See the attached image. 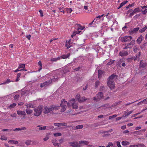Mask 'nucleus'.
<instances>
[{"label":"nucleus","mask_w":147,"mask_h":147,"mask_svg":"<svg viewBox=\"0 0 147 147\" xmlns=\"http://www.w3.org/2000/svg\"><path fill=\"white\" fill-rule=\"evenodd\" d=\"M42 106L40 105L34 109V115L37 116H39L42 113Z\"/></svg>","instance_id":"nucleus-2"},{"label":"nucleus","mask_w":147,"mask_h":147,"mask_svg":"<svg viewBox=\"0 0 147 147\" xmlns=\"http://www.w3.org/2000/svg\"><path fill=\"white\" fill-rule=\"evenodd\" d=\"M38 65L40 66V68L38 70V71H40L42 69V64L41 61H39L38 63Z\"/></svg>","instance_id":"nucleus-31"},{"label":"nucleus","mask_w":147,"mask_h":147,"mask_svg":"<svg viewBox=\"0 0 147 147\" xmlns=\"http://www.w3.org/2000/svg\"><path fill=\"white\" fill-rule=\"evenodd\" d=\"M52 80H49L46 81L45 82H44L43 83L41 84L40 85V86L41 88L47 86L49 85L51 83Z\"/></svg>","instance_id":"nucleus-8"},{"label":"nucleus","mask_w":147,"mask_h":147,"mask_svg":"<svg viewBox=\"0 0 147 147\" xmlns=\"http://www.w3.org/2000/svg\"><path fill=\"white\" fill-rule=\"evenodd\" d=\"M103 96V93L102 92H99L96 96L93 98V100L96 101L100 100Z\"/></svg>","instance_id":"nucleus-4"},{"label":"nucleus","mask_w":147,"mask_h":147,"mask_svg":"<svg viewBox=\"0 0 147 147\" xmlns=\"http://www.w3.org/2000/svg\"><path fill=\"white\" fill-rule=\"evenodd\" d=\"M59 106L61 107L62 108L61 109V112H64L66 110L65 108V105H62L60 104V106Z\"/></svg>","instance_id":"nucleus-21"},{"label":"nucleus","mask_w":147,"mask_h":147,"mask_svg":"<svg viewBox=\"0 0 147 147\" xmlns=\"http://www.w3.org/2000/svg\"><path fill=\"white\" fill-rule=\"evenodd\" d=\"M70 55V54L69 53L67 55H62L60 57V58H62L63 59H65L68 58Z\"/></svg>","instance_id":"nucleus-20"},{"label":"nucleus","mask_w":147,"mask_h":147,"mask_svg":"<svg viewBox=\"0 0 147 147\" xmlns=\"http://www.w3.org/2000/svg\"><path fill=\"white\" fill-rule=\"evenodd\" d=\"M130 48H131V46L129 45V43L125 44V47L123 48V49H126Z\"/></svg>","instance_id":"nucleus-30"},{"label":"nucleus","mask_w":147,"mask_h":147,"mask_svg":"<svg viewBox=\"0 0 147 147\" xmlns=\"http://www.w3.org/2000/svg\"><path fill=\"white\" fill-rule=\"evenodd\" d=\"M117 76L115 74H113L110 76L108 78L107 81H114L113 80L114 78Z\"/></svg>","instance_id":"nucleus-11"},{"label":"nucleus","mask_w":147,"mask_h":147,"mask_svg":"<svg viewBox=\"0 0 147 147\" xmlns=\"http://www.w3.org/2000/svg\"><path fill=\"white\" fill-rule=\"evenodd\" d=\"M31 141L30 140H28L26 141L25 143L27 145H29L31 144Z\"/></svg>","instance_id":"nucleus-45"},{"label":"nucleus","mask_w":147,"mask_h":147,"mask_svg":"<svg viewBox=\"0 0 147 147\" xmlns=\"http://www.w3.org/2000/svg\"><path fill=\"white\" fill-rule=\"evenodd\" d=\"M26 113L28 114H30L32 113V111L30 109H27L26 110Z\"/></svg>","instance_id":"nucleus-26"},{"label":"nucleus","mask_w":147,"mask_h":147,"mask_svg":"<svg viewBox=\"0 0 147 147\" xmlns=\"http://www.w3.org/2000/svg\"><path fill=\"white\" fill-rule=\"evenodd\" d=\"M128 2V1H124L122 3H121L120 4V7H123L125 4H126L127 2Z\"/></svg>","instance_id":"nucleus-35"},{"label":"nucleus","mask_w":147,"mask_h":147,"mask_svg":"<svg viewBox=\"0 0 147 147\" xmlns=\"http://www.w3.org/2000/svg\"><path fill=\"white\" fill-rule=\"evenodd\" d=\"M16 104L15 103H14L10 105L9 106V108L10 109H11V108H12L15 107V106H16Z\"/></svg>","instance_id":"nucleus-34"},{"label":"nucleus","mask_w":147,"mask_h":147,"mask_svg":"<svg viewBox=\"0 0 147 147\" xmlns=\"http://www.w3.org/2000/svg\"><path fill=\"white\" fill-rule=\"evenodd\" d=\"M130 143L129 142L125 141L122 142L121 144L125 146L129 144Z\"/></svg>","instance_id":"nucleus-23"},{"label":"nucleus","mask_w":147,"mask_h":147,"mask_svg":"<svg viewBox=\"0 0 147 147\" xmlns=\"http://www.w3.org/2000/svg\"><path fill=\"white\" fill-rule=\"evenodd\" d=\"M26 127H22L21 128H16V129H12V130L14 131H21L22 130H26Z\"/></svg>","instance_id":"nucleus-18"},{"label":"nucleus","mask_w":147,"mask_h":147,"mask_svg":"<svg viewBox=\"0 0 147 147\" xmlns=\"http://www.w3.org/2000/svg\"><path fill=\"white\" fill-rule=\"evenodd\" d=\"M46 129V126H43L41 127H40L39 128V129L40 130H45Z\"/></svg>","instance_id":"nucleus-59"},{"label":"nucleus","mask_w":147,"mask_h":147,"mask_svg":"<svg viewBox=\"0 0 147 147\" xmlns=\"http://www.w3.org/2000/svg\"><path fill=\"white\" fill-rule=\"evenodd\" d=\"M138 49L136 46H134V52L136 53L137 52Z\"/></svg>","instance_id":"nucleus-57"},{"label":"nucleus","mask_w":147,"mask_h":147,"mask_svg":"<svg viewBox=\"0 0 147 147\" xmlns=\"http://www.w3.org/2000/svg\"><path fill=\"white\" fill-rule=\"evenodd\" d=\"M54 136H61V134L60 133H57L54 134Z\"/></svg>","instance_id":"nucleus-42"},{"label":"nucleus","mask_w":147,"mask_h":147,"mask_svg":"<svg viewBox=\"0 0 147 147\" xmlns=\"http://www.w3.org/2000/svg\"><path fill=\"white\" fill-rule=\"evenodd\" d=\"M21 74L20 73H18L17 76V78L16 80V82H17L19 80V78L20 77V76Z\"/></svg>","instance_id":"nucleus-40"},{"label":"nucleus","mask_w":147,"mask_h":147,"mask_svg":"<svg viewBox=\"0 0 147 147\" xmlns=\"http://www.w3.org/2000/svg\"><path fill=\"white\" fill-rule=\"evenodd\" d=\"M76 99H77L78 100H79L80 98V95L79 94H77L76 97H75Z\"/></svg>","instance_id":"nucleus-61"},{"label":"nucleus","mask_w":147,"mask_h":147,"mask_svg":"<svg viewBox=\"0 0 147 147\" xmlns=\"http://www.w3.org/2000/svg\"><path fill=\"white\" fill-rule=\"evenodd\" d=\"M134 10L136 13L142 11V10L140 9L139 7L136 8L134 9Z\"/></svg>","instance_id":"nucleus-39"},{"label":"nucleus","mask_w":147,"mask_h":147,"mask_svg":"<svg viewBox=\"0 0 147 147\" xmlns=\"http://www.w3.org/2000/svg\"><path fill=\"white\" fill-rule=\"evenodd\" d=\"M8 142L11 144H17L18 143V142L17 141H15L10 140Z\"/></svg>","instance_id":"nucleus-24"},{"label":"nucleus","mask_w":147,"mask_h":147,"mask_svg":"<svg viewBox=\"0 0 147 147\" xmlns=\"http://www.w3.org/2000/svg\"><path fill=\"white\" fill-rule=\"evenodd\" d=\"M132 39V37L130 36H125L121 37L120 40L122 42H129Z\"/></svg>","instance_id":"nucleus-5"},{"label":"nucleus","mask_w":147,"mask_h":147,"mask_svg":"<svg viewBox=\"0 0 147 147\" xmlns=\"http://www.w3.org/2000/svg\"><path fill=\"white\" fill-rule=\"evenodd\" d=\"M77 25L78 26H79V27L78 28V29H77L78 31H79V30L80 29L81 30H83L85 28V27H84V26L82 27L80 25V24H77Z\"/></svg>","instance_id":"nucleus-29"},{"label":"nucleus","mask_w":147,"mask_h":147,"mask_svg":"<svg viewBox=\"0 0 147 147\" xmlns=\"http://www.w3.org/2000/svg\"><path fill=\"white\" fill-rule=\"evenodd\" d=\"M110 61L108 62L107 64V65H110L113 64L115 61L114 60H112L111 59L110 60Z\"/></svg>","instance_id":"nucleus-27"},{"label":"nucleus","mask_w":147,"mask_h":147,"mask_svg":"<svg viewBox=\"0 0 147 147\" xmlns=\"http://www.w3.org/2000/svg\"><path fill=\"white\" fill-rule=\"evenodd\" d=\"M67 102V101L65 100V99H63L61 100V105H65L66 104V103H66Z\"/></svg>","instance_id":"nucleus-43"},{"label":"nucleus","mask_w":147,"mask_h":147,"mask_svg":"<svg viewBox=\"0 0 147 147\" xmlns=\"http://www.w3.org/2000/svg\"><path fill=\"white\" fill-rule=\"evenodd\" d=\"M142 11V14L144 15L147 12V9H145L144 11H142H142Z\"/></svg>","instance_id":"nucleus-56"},{"label":"nucleus","mask_w":147,"mask_h":147,"mask_svg":"<svg viewBox=\"0 0 147 147\" xmlns=\"http://www.w3.org/2000/svg\"><path fill=\"white\" fill-rule=\"evenodd\" d=\"M136 13V12L134 10L133 11H132V12L129 15V17L131 18L132 16L135 14Z\"/></svg>","instance_id":"nucleus-38"},{"label":"nucleus","mask_w":147,"mask_h":147,"mask_svg":"<svg viewBox=\"0 0 147 147\" xmlns=\"http://www.w3.org/2000/svg\"><path fill=\"white\" fill-rule=\"evenodd\" d=\"M19 68L18 67V68L16 70H15V71H14V72H17L18 71H21V70H25V71H26V70H25V69H19Z\"/></svg>","instance_id":"nucleus-58"},{"label":"nucleus","mask_w":147,"mask_h":147,"mask_svg":"<svg viewBox=\"0 0 147 147\" xmlns=\"http://www.w3.org/2000/svg\"><path fill=\"white\" fill-rule=\"evenodd\" d=\"M79 144H80L88 145L89 144V142L85 140H81L79 141Z\"/></svg>","instance_id":"nucleus-19"},{"label":"nucleus","mask_w":147,"mask_h":147,"mask_svg":"<svg viewBox=\"0 0 147 147\" xmlns=\"http://www.w3.org/2000/svg\"><path fill=\"white\" fill-rule=\"evenodd\" d=\"M147 29V26H146L145 27L143 28L142 29L139 30V32L142 33L144 32Z\"/></svg>","instance_id":"nucleus-22"},{"label":"nucleus","mask_w":147,"mask_h":147,"mask_svg":"<svg viewBox=\"0 0 147 147\" xmlns=\"http://www.w3.org/2000/svg\"><path fill=\"white\" fill-rule=\"evenodd\" d=\"M141 14H136L134 17L135 18H138L140 15Z\"/></svg>","instance_id":"nucleus-64"},{"label":"nucleus","mask_w":147,"mask_h":147,"mask_svg":"<svg viewBox=\"0 0 147 147\" xmlns=\"http://www.w3.org/2000/svg\"><path fill=\"white\" fill-rule=\"evenodd\" d=\"M17 114L20 115H24V117H25L26 115V113L25 111H22L18 110L17 112Z\"/></svg>","instance_id":"nucleus-12"},{"label":"nucleus","mask_w":147,"mask_h":147,"mask_svg":"<svg viewBox=\"0 0 147 147\" xmlns=\"http://www.w3.org/2000/svg\"><path fill=\"white\" fill-rule=\"evenodd\" d=\"M11 82V81H10V79H8L5 82L2 83V84H6L7 83L10 82Z\"/></svg>","instance_id":"nucleus-50"},{"label":"nucleus","mask_w":147,"mask_h":147,"mask_svg":"<svg viewBox=\"0 0 147 147\" xmlns=\"http://www.w3.org/2000/svg\"><path fill=\"white\" fill-rule=\"evenodd\" d=\"M144 37L142 35H141L136 40V42L139 44H140L142 41Z\"/></svg>","instance_id":"nucleus-16"},{"label":"nucleus","mask_w":147,"mask_h":147,"mask_svg":"<svg viewBox=\"0 0 147 147\" xmlns=\"http://www.w3.org/2000/svg\"><path fill=\"white\" fill-rule=\"evenodd\" d=\"M60 57H58L56 58H53L51 59V61H55L60 59Z\"/></svg>","instance_id":"nucleus-28"},{"label":"nucleus","mask_w":147,"mask_h":147,"mask_svg":"<svg viewBox=\"0 0 147 147\" xmlns=\"http://www.w3.org/2000/svg\"><path fill=\"white\" fill-rule=\"evenodd\" d=\"M0 139L2 140H7V138L4 136H2L0 138Z\"/></svg>","instance_id":"nucleus-41"},{"label":"nucleus","mask_w":147,"mask_h":147,"mask_svg":"<svg viewBox=\"0 0 147 147\" xmlns=\"http://www.w3.org/2000/svg\"><path fill=\"white\" fill-rule=\"evenodd\" d=\"M71 41V39H70L69 40V41L68 42V43H66L65 44V46L66 47H67V48H69L71 47V46L69 45H70V42Z\"/></svg>","instance_id":"nucleus-37"},{"label":"nucleus","mask_w":147,"mask_h":147,"mask_svg":"<svg viewBox=\"0 0 147 147\" xmlns=\"http://www.w3.org/2000/svg\"><path fill=\"white\" fill-rule=\"evenodd\" d=\"M19 97V94L15 95L14 96V98L15 100H18Z\"/></svg>","instance_id":"nucleus-48"},{"label":"nucleus","mask_w":147,"mask_h":147,"mask_svg":"<svg viewBox=\"0 0 147 147\" xmlns=\"http://www.w3.org/2000/svg\"><path fill=\"white\" fill-rule=\"evenodd\" d=\"M75 100L74 98H72L67 103L68 107L72 106L73 109H77L78 107L76 103H75Z\"/></svg>","instance_id":"nucleus-3"},{"label":"nucleus","mask_w":147,"mask_h":147,"mask_svg":"<svg viewBox=\"0 0 147 147\" xmlns=\"http://www.w3.org/2000/svg\"><path fill=\"white\" fill-rule=\"evenodd\" d=\"M85 98L84 97H80V99L79 100L78 102H83L84 101L86 100V99H85Z\"/></svg>","instance_id":"nucleus-32"},{"label":"nucleus","mask_w":147,"mask_h":147,"mask_svg":"<svg viewBox=\"0 0 147 147\" xmlns=\"http://www.w3.org/2000/svg\"><path fill=\"white\" fill-rule=\"evenodd\" d=\"M25 106L28 108H33L35 106L32 104L30 103H26L25 104Z\"/></svg>","instance_id":"nucleus-17"},{"label":"nucleus","mask_w":147,"mask_h":147,"mask_svg":"<svg viewBox=\"0 0 147 147\" xmlns=\"http://www.w3.org/2000/svg\"><path fill=\"white\" fill-rule=\"evenodd\" d=\"M105 88V87L104 86H101L100 87V91H103Z\"/></svg>","instance_id":"nucleus-54"},{"label":"nucleus","mask_w":147,"mask_h":147,"mask_svg":"<svg viewBox=\"0 0 147 147\" xmlns=\"http://www.w3.org/2000/svg\"><path fill=\"white\" fill-rule=\"evenodd\" d=\"M100 125L99 123H94L93 124L92 126L95 127H97Z\"/></svg>","instance_id":"nucleus-36"},{"label":"nucleus","mask_w":147,"mask_h":147,"mask_svg":"<svg viewBox=\"0 0 147 147\" xmlns=\"http://www.w3.org/2000/svg\"><path fill=\"white\" fill-rule=\"evenodd\" d=\"M104 71L99 69L98 71V77L99 79H100L102 77V74H103Z\"/></svg>","instance_id":"nucleus-15"},{"label":"nucleus","mask_w":147,"mask_h":147,"mask_svg":"<svg viewBox=\"0 0 147 147\" xmlns=\"http://www.w3.org/2000/svg\"><path fill=\"white\" fill-rule=\"evenodd\" d=\"M107 86L111 89H113L115 88V84L114 81H107Z\"/></svg>","instance_id":"nucleus-6"},{"label":"nucleus","mask_w":147,"mask_h":147,"mask_svg":"<svg viewBox=\"0 0 147 147\" xmlns=\"http://www.w3.org/2000/svg\"><path fill=\"white\" fill-rule=\"evenodd\" d=\"M83 127V125H77L75 127V128L73 129H82Z\"/></svg>","instance_id":"nucleus-25"},{"label":"nucleus","mask_w":147,"mask_h":147,"mask_svg":"<svg viewBox=\"0 0 147 147\" xmlns=\"http://www.w3.org/2000/svg\"><path fill=\"white\" fill-rule=\"evenodd\" d=\"M59 9L60 11L63 12V13H64L65 11L63 9V8H59Z\"/></svg>","instance_id":"nucleus-55"},{"label":"nucleus","mask_w":147,"mask_h":147,"mask_svg":"<svg viewBox=\"0 0 147 147\" xmlns=\"http://www.w3.org/2000/svg\"><path fill=\"white\" fill-rule=\"evenodd\" d=\"M117 116V115H114L112 116H110L109 117V119H112L114 118Z\"/></svg>","instance_id":"nucleus-47"},{"label":"nucleus","mask_w":147,"mask_h":147,"mask_svg":"<svg viewBox=\"0 0 147 147\" xmlns=\"http://www.w3.org/2000/svg\"><path fill=\"white\" fill-rule=\"evenodd\" d=\"M135 40H132L131 42L130 43H129V45L131 46V45H132L133 46L135 44Z\"/></svg>","instance_id":"nucleus-46"},{"label":"nucleus","mask_w":147,"mask_h":147,"mask_svg":"<svg viewBox=\"0 0 147 147\" xmlns=\"http://www.w3.org/2000/svg\"><path fill=\"white\" fill-rule=\"evenodd\" d=\"M133 10L132 9H129L128 10L127 12L126 13L128 14L131 13L132 11Z\"/></svg>","instance_id":"nucleus-62"},{"label":"nucleus","mask_w":147,"mask_h":147,"mask_svg":"<svg viewBox=\"0 0 147 147\" xmlns=\"http://www.w3.org/2000/svg\"><path fill=\"white\" fill-rule=\"evenodd\" d=\"M12 130V129H3V130H2V131H9V132H10Z\"/></svg>","instance_id":"nucleus-51"},{"label":"nucleus","mask_w":147,"mask_h":147,"mask_svg":"<svg viewBox=\"0 0 147 147\" xmlns=\"http://www.w3.org/2000/svg\"><path fill=\"white\" fill-rule=\"evenodd\" d=\"M59 107L60 106L54 105L45 106L44 107L43 113L45 114H47L49 113L52 114H55V113H54V111L58 110Z\"/></svg>","instance_id":"nucleus-1"},{"label":"nucleus","mask_w":147,"mask_h":147,"mask_svg":"<svg viewBox=\"0 0 147 147\" xmlns=\"http://www.w3.org/2000/svg\"><path fill=\"white\" fill-rule=\"evenodd\" d=\"M100 84V82L98 80L97 81L95 82L96 88H97L98 87V85H99Z\"/></svg>","instance_id":"nucleus-44"},{"label":"nucleus","mask_w":147,"mask_h":147,"mask_svg":"<svg viewBox=\"0 0 147 147\" xmlns=\"http://www.w3.org/2000/svg\"><path fill=\"white\" fill-rule=\"evenodd\" d=\"M140 28L139 27H137L133 29V30H130L129 31V32L130 34H133L134 33H136L139 30Z\"/></svg>","instance_id":"nucleus-10"},{"label":"nucleus","mask_w":147,"mask_h":147,"mask_svg":"<svg viewBox=\"0 0 147 147\" xmlns=\"http://www.w3.org/2000/svg\"><path fill=\"white\" fill-rule=\"evenodd\" d=\"M116 144L118 147H121V145H120V142H119L117 141L116 142Z\"/></svg>","instance_id":"nucleus-63"},{"label":"nucleus","mask_w":147,"mask_h":147,"mask_svg":"<svg viewBox=\"0 0 147 147\" xmlns=\"http://www.w3.org/2000/svg\"><path fill=\"white\" fill-rule=\"evenodd\" d=\"M52 143L53 144V145L55 146H59V143H57V141L55 139H53L52 140Z\"/></svg>","instance_id":"nucleus-13"},{"label":"nucleus","mask_w":147,"mask_h":147,"mask_svg":"<svg viewBox=\"0 0 147 147\" xmlns=\"http://www.w3.org/2000/svg\"><path fill=\"white\" fill-rule=\"evenodd\" d=\"M65 9L66 11H67V13H71V11H72V10L71 8H66Z\"/></svg>","instance_id":"nucleus-33"},{"label":"nucleus","mask_w":147,"mask_h":147,"mask_svg":"<svg viewBox=\"0 0 147 147\" xmlns=\"http://www.w3.org/2000/svg\"><path fill=\"white\" fill-rule=\"evenodd\" d=\"M81 31H78V32H74L73 33V35H74V36H75L76 34H79L80 33V32Z\"/></svg>","instance_id":"nucleus-60"},{"label":"nucleus","mask_w":147,"mask_h":147,"mask_svg":"<svg viewBox=\"0 0 147 147\" xmlns=\"http://www.w3.org/2000/svg\"><path fill=\"white\" fill-rule=\"evenodd\" d=\"M69 144L71 146L74 147H80L81 146L77 142H69Z\"/></svg>","instance_id":"nucleus-7"},{"label":"nucleus","mask_w":147,"mask_h":147,"mask_svg":"<svg viewBox=\"0 0 147 147\" xmlns=\"http://www.w3.org/2000/svg\"><path fill=\"white\" fill-rule=\"evenodd\" d=\"M137 145L138 147H146L143 144H138Z\"/></svg>","instance_id":"nucleus-49"},{"label":"nucleus","mask_w":147,"mask_h":147,"mask_svg":"<svg viewBox=\"0 0 147 147\" xmlns=\"http://www.w3.org/2000/svg\"><path fill=\"white\" fill-rule=\"evenodd\" d=\"M134 5V3H132L131 4H129L127 6L126 8L127 9H128L130 7H132Z\"/></svg>","instance_id":"nucleus-52"},{"label":"nucleus","mask_w":147,"mask_h":147,"mask_svg":"<svg viewBox=\"0 0 147 147\" xmlns=\"http://www.w3.org/2000/svg\"><path fill=\"white\" fill-rule=\"evenodd\" d=\"M25 67V64H22L20 65L19 67L18 68L19 69H20L21 68H23L22 69H24V68Z\"/></svg>","instance_id":"nucleus-53"},{"label":"nucleus","mask_w":147,"mask_h":147,"mask_svg":"<svg viewBox=\"0 0 147 147\" xmlns=\"http://www.w3.org/2000/svg\"><path fill=\"white\" fill-rule=\"evenodd\" d=\"M146 64L145 62H144L143 61H141L140 62V67L144 68L145 67Z\"/></svg>","instance_id":"nucleus-14"},{"label":"nucleus","mask_w":147,"mask_h":147,"mask_svg":"<svg viewBox=\"0 0 147 147\" xmlns=\"http://www.w3.org/2000/svg\"><path fill=\"white\" fill-rule=\"evenodd\" d=\"M54 125L55 126H57L58 127L61 126H67V124L66 123L63 122L61 123H54Z\"/></svg>","instance_id":"nucleus-9"}]
</instances>
